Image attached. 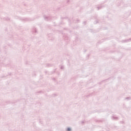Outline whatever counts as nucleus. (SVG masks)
<instances>
[{
    "label": "nucleus",
    "instance_id": "f257e3e1",
    "mask_svg": "<svg viewBox=\"0 0 131 131\" xmlns=\"http://www.w3.org/2000/svg\"><path fill=\"white\" fill-rule=\"evenodd\" d=\"M67 130V131H71V128H68Z\"/></svg>",
    "mask_w": 131,
    "mask_h": 131
}]
</instances>
